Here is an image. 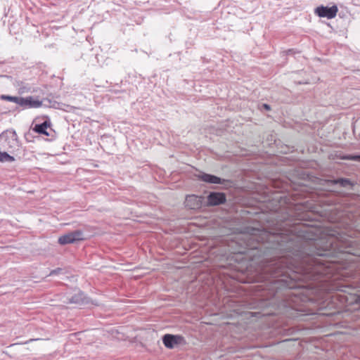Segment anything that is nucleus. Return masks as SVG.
Segmentation results:
<instances>
[{
	"label": "nucleus",
	"mask_w": 360,
	"mask_h": 360,
	"mask_svg": "<svg viewBox=\"0 0 360 360\" xmlns=\"http://www.w3.org/2000/svg\"><path fill=\"white\" fill-rule=\"evenodd\" d=\"M184 342V338L179 335L166 334L162 337V342L168 349H173Z\"/></svg>",
	"instance_id": "4"
},
{
	"label": "nucleus",
	"mask_w": 360,
	"mask_h": 360,
	"mask_svg": "<svg viewBox=\"0 0 360 360\" xmlns=\"http://www.w3.org/2000/svg\"><path fill=\"white\" fill-rule=\"evenodd\" d=\"M198 179L209 184H223L225 180L222 179L217 176L209 174L206 173H201L198 175Z\"/></svg>",
	"instance_id": "9"
},
{
	"label": "nucleus",
	"mask_w": 360,
	"mask_h": 360,
	"mask_svg": "<svg viewBox=\"0 0 360 360\" xmlns=\"http://www.w3.org/2000/svg\"><path fill=\"white\" fill-rule=\"evenodd\" d=\"M20 142L15 131L6 130L0 134V150L10 153L19 150Z\"/></svg>",
	"instance_id": "2"
},
{
	"label": "nucleus",
	"mask_w": 360,
	"mask_h": 360,
	"mask_svg": "<svg viewBox=\"0 0 360 360\" xmlns=\"http://www.w3.org/2000/svg\"><path fill=\"white\" fill-rule=\"evenodd\" d=\"M82 240H83V233L79 230H77L59 237L58 243L67 245Z\"/></svg>",
	"instance_id": "3"
},
{
	"label": "nucleus",
	"mask_w": 360,
	"mask_h": 360,
	"mask_svg": "<svg viewBox=\"0 0 360 360\" xmlns=\"http://www.w3.org/2000/svg\"><path fill=\"white\" fill-rule=\"evenodd\" d=\"M341 160H349L360 162V155H347L340 157Z\"/></svg>",
	"instance_id": "15"
},
{
	"label": "nucleus",
	"mask_w": 360,
	"mask_h": 360,
	"mask_svg": "<svg viewBox=\"0 0 360 360\" xmlns=\"http://www.w3.org/2000/svg\"><path fill=\"white\" fill-rule=\"evenodd\" d=\"M85 300V297L80 290L77 291L74 295H67L66 296V302L67 304H75L77 305H80L84 303Z\"/></svg>",
	"instance_id": "8"
},
{
	"label": "nucleus",
	"mask_w": 360,
	"mask_h": 360,
	"mask_svg": "<svg viewBox=\"0 0 360 360\" xmlns=\"http://www.w3.org/2000/svg\"><path fill=\"white\" fill-rule=\"evenodd\" d=\"M49 126L50 123H49L47 121H45L42 124H36L34 130L38 134L48 135L46 129Z\"/></svg>",
	"instance_id": "11"
},
{
	"label": "nucleus",
	"mask_w": 360,
	"mask_h": 360,
	"mask_svg": "<svg viewBox=\"0 0 360 360\" xmlns=\"http://www.w3.org/2000/svg\"><path fill=\"white\" fill-rule=\"evenodd\" d=\"M263 108H264L266 110H269L271 109V107L269 105L264 103L262 105Z\"/></svg>",
	"instance_id": "17"
},
{
	"label": "nucleus",
	"mask_w": 360,
	"mask_h": 360,
	"mask_svg": "<svg viewBox=\"0 0 360 360\" xmlns=\"http://www.w3.org/2000/svg\"><path fill=\"white\" fill-rule=\"evenodd\" d=\"M200 201L198 196L195 195H188L186 198V205L190 209H196L199 207Z\"/></svg>",
	"instance_id": "10"
},
{
	"label": "nucleus",
	"mask_w": 360,
	"mask_h": 360,
	"mask_svg": "<svg viewBox=\"0 0 360 360\" xmlns=\"http://www.w3.org/2000/svg\"><path fill=\"white\" fill-rule=\"evenodd\" d=\"M338 11V8L337 6L334 5L330 8L326 6H319L317 7L315 10V13L319 16L322 18H327L328 19H332L335 18Z\"/></svg>",
	"instance_id": "5"
},
{
	"label": "nucleus",
	"mask_w": 360,
	"mask_h": 360,
	"mask_svg": "<svg viewBox=\"0 0 360 360\" xmlns=\"http://www.w3.org/2000/svg\"><path fill=\"white\" fill-rule=\"evenodd\" d=\"M242 239L248 249L281 254L262 269L263 278L269 280L270 290L275 292L282 288H302L299 282L308 281L329 283L328 290L346 292L347 286L333 282L347 276V264L354 262L352 256L360 257V244L343 234L328 236L326 240L300 242L293 235L253 229Z\"/></svg>",
	"instance_id": "1"
},
{
	"label": "nucleus",
	"mask_w": 360,
	"mask_h": 360,
	"mask_svg": "<svg viewBox=\"0 0 360 360\" xmlns=\"http://www.w3.org/2000/svg\"><path fill=\"white\" fill-rule=\"evenodd\" d=\"M207 205L217 206L224 204L226 201V196L224 193L211 192L207 197Z\"/></svg>",
	"instance_id": "6"
},
{
	"label": "nucleus",
	"mask_w": 360,
	"mask_h": 360,
	"mask_svg": "<svg viewBox=\"0 0 360 360\" xmlns=\"http://www.w3.org/2000/svg\"><path fill=\"white\" fill-rule=\"evenodd\" d=\"M62 271V269L60 268H57L54 270H52L51 272H50V276L51 275H54V274H59L60 271Z\"/></svg>",
	"instance_id": "16"
},
{
	"label": "nucleus",
	"mask_w": 360,
	"mask_h": 360,
	"mask_svg": "<svg viewBox=\"0 0 360 360\" xmlns=\"http://www.w3.org/2000/svg\"><path fill=\"white\" fill-rule=\"evenodd\" d=\"M295 51L293 49H288L285 51L286 55L293 54L295 53Z\"/></svg>",
	"instance_id": "18"
},
{
	"label": "nucleus",
	"mask_w": 360,
	"mask_h": 360,
	"mask_svg": "<svg viewBox=\"0 0 360 360\" xmlns=\"http://www.w3.org/2000/svg\"><path fill=\"white\" fill-rule=\"evenodd\" d=\"M359 302H360V297H359Z\"/></svg>",
	"instance_id": "20"
},
{
	"label": "nucleus",
	"mask_w": 360,
	"mask_h": 360,
	"mask_svg": "<svg viewBox=\"0 0 360 360\" xmlns=\"http://www.w3.org/2000/svg\"><path fill=\"white\" fill-rule=\"evenodd\" d=\"M1 98L2 100H6V101H11V102L15 103H17L18 105V102L20 101V97L7 96V95H2L1 96Z\"/></svg>",
	"instance_id": "14"
},
{
	"label": "nucleus",
	"mask_w": 360,
	"mask_h": 360,
	"mask_svg": "<svg viewBox=\"0 0 360 360\" xmlns=\"http://www.w3.org/2000/svg\"><path fill=\"white\" fill-rule=\"evenodd\" d=\"M333 182L334 184H339L342 187H347L348 186L352 185L350 180L348 179H345V178H340V179H335V180H333Z\"/></svg>",
	"instance_id": "13"
},
{
	"label": "nucleus",
	"mask_w": 360,
	"mask_h": 360,
	"mask_svg": "<svg viewBox=\"0 0 360 360\" xmlns=\"http://www.w3.org/2000/svg\"><path fill=\"white\" fill-rule=\"evenodd\" d=\"M39 339H30L25 342H23L22 344H27L29 343L30 342H32V341H35V340H38ZM20 343H16L15 345H19Z\"/></svg>",
	"instance_id": "19"
},
{
	"label": "nucleus",
	"mask_w": 360,
	"mask_h": 360,
	"mask_svg": "<svg viewBox=\"0 0 360 360\" xmlns=\"http://www.w3.org/2000/svg\"><path fill=\"white\" fill-rule=\"evenodd\" d=\"M10 152L7 150H0V162H13L14 160V158L10 155L8 153Z\"/></svg>",
	"instance_id": "12"
},
{
	"label": "nucleus",
	"mask_w": 360,
	"mask_h": 360,
	"mask_svg": "<svg viewBox=\"0 0 360 360\" xmlns=\"http://www.w3.org/2000/svg\"><path fill=\"white\" fill-rule=\"evenodd\" d=\"M18 105L25 108H37L42 105V101L34 100L32 96H28L26 98L20 97Z\"/></svg>",
	"instance_id": "7"
}]
</instances>
